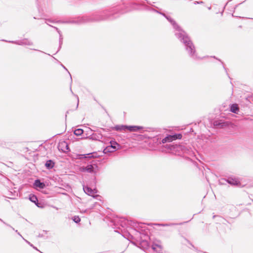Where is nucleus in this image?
Wrapping results in <instances>:
<instances>
[{
  "mask_svg": "<svg viewBox=\"0 0 253 253\" xmlns=\"http://www.w3.org/2000/svg\"><path fill=\"white\" fill-rule=\"evenodd\" d=\"M166 19L172 25L175 37L183 44L189 56L195 60L200 59L196 53L195 45L188 35L170 16H168Z\"/></svg>",
  "mask_w": 253,
  "mask_h": 253,
  "instance_id": "obj_1",
  "label": "nucleus"
},
{
  "mask_svg": "<svg viewBox=\"0 0 253 253\" xmlns=\"http://www.w3.org/2000/svg\"><path fill=\"white\" fill-rule=\"evenodd\" d=\"M110 15L107 12L103 13H96L91 15H85L79 17L76 20H73L72 23L74 24H84L89 22H100L103 20L110 19Z\"/></svg>",
  "mask_w": 253,
  "mask_h": 253,
  "instance_id": "obj_2",
  "label": "nucleus"
},
{
  "mask_svg": "<svg viewBox=\"0 0 253 253\" xmlns=\"http://www.w3.org/2000/svg\"><path fill=\"white\" fill-rule=\"evenodd\" d=\"M135 232V237L131 236V238L134 239L135 241L131 242L144 251L148 249L150 247V244L148 242L149 237L147 233H145L142 229L140 228L136 230Z\"/></svg>",
  "mask_w": 253,
  "mask_h": 253,
  "instance_id": "obj_3",
  "label": "nucleus"
},
{
  "mask_svg": "<svg viewBox=\"0 0 253 253\" xmlns=\"http://www.w3.org/2000/svg\"><path fill=\"white\" fill-rule=\"evenodd\" d=\"M80 171L96 174L99 170L98 163L96 160H92L87 163L86 166H82L79 168Z\"/></svg>",
  "mask_w": 253,
  "mask_h": 253,
  "instance_id": "obj_4",
  "label": "nucleus"
},
{
  "mask_svg": "<svg viewBox=\"0 0 253 253\" xmlns=\"http://www.w3.org/2000/svg\"><path fill=\"white\" fill-rule=\"evenodd\" d=\"M165 148L169 150L171 153L181 155L180 152L182 151L183 153H186L188 150L184 145H178L177 144L170 143L167 144L165 146Z\"/></svg>",
  "mask_w": 253,
  "mask_h": 253,
  "instance_id": "obj_5",
  "label": "nucleus"
},
{
  "mask_svg": "<svg viewBox=\"0 0 253 253\" xmlns=\"http://www.w3.org/2000/svg\"><path fill=\"white\" fill-rule=\"evenodd\" d=\"M143 128L142 126H136L116 125L114 127V129L117 131H122L128 130L129 131H137Z\"/></svg>",
  "mask_w": 253,
  "mask_h": 253,
  "instance_id": "obj_6",
  "label": "nucleus"
},
{
  "mask_svg": "<svg viewBox=\"0 0 253 253\" xmlns=\"http://www.w3.org/2000/svg\"><path fill=\"white\" fill-rule=\"evenodd\" d=\"M1 41L9 43H12L19 45L32 46L34 45L33 42L28 39H24L21 40L17 41H6L4 40H2Z\"/></svg>",
  "mask_w": 253,
  "mask_h": 253,
  "instance_id": "obj_7",
  "label": "nucleus"
},
{
  "mask_svg": "<svg viewBox=\"0 0 253 253\" xmlns=\"http://www.w3.org/2000/svg\"><path fill=\"white\" fill-rule=\"evenodd\" d=\"M58 149L59 151H61L63 152H67L70 150L67 142L65 141L59 142L58 145Z\"/></svg>",
  "mask_w": 253,
  "mask_h": 253,
  "instance_id": "obj_8",
  "label": "nucleus"
},
{
  "mask_svg": "<svg viewBox=\"0 0 253 253\" xmlns=\"http://www.w3.org/2000/svg\"><path fill=\"white\" fill-rule=\"evenodd\" d=\"M83 189H84V192L86 194H87L89 196H92L94 198H96L97 197H100V196L98 195H96L95 196H93V194L96 192L95 191V189H92L87 186H84Z\"/></svg>",
  "mask_w": 253,
  "mask_h": 253,
  "instance_id": "obj_9",
  "label": "nucleus"
},
{
  "mask_svg": "<svg viewBox=\"0 0 253 253\" xmlns=\"http://www.w3.org/2000/svg\"><path fill=\"white\" fill-rule=\"evenodd\" d=\"M45 20V23H46L47 25H48L50 27H52V25H50L48 22L49 23H72V22H72V21H61V20H53L51 18H45L44 19ZM72 24H73L72 23Z\"/></svg>",
  "mask_w": 253,
  "mask_h": 253,
  "instance_id": "obj_10",
  "label": "nucleus"
},
{
  "mask_svg": "<svg viewBox=\"0 0 253 253\" xmlns=\"http://www.w3.org/2000/svg\"><path fill=\"white\" fill-rule=\"evenodd\" d=\"M119 146V145L117 143H116L114 147L113 148L112 147V144H111V145L107 146L103 150V152L105 154H106L107 153H111L117 150L118 147Z\"/></svg>",
  "mask_w": 253,
  "mask_h": 253,
  "instance_id": "obj_11",
  "label": "nucleus"
},
{
  "mask_svg": "<svg viewBox=\"0 0 253 253\" xmlns=\"http://www.w3.org/2000/svg\"><path fill=\"white\" fill-rule=\"evenodd\" d=\"M212 217L213 219H215L217 223H222L226 224V222H228L226 219L219 215H214Z\"/></svg>",
  "mask_w": 253,
  "mask_h": 253,
  "instance_id": "obj_12",
  "label": "nucleus"
},
{
  "mask_svg": "<svg viewBox=\"0 0 253 253\" xmlns=\"http://www.w3.org/2000/svg\"><path fill=\"white\" fill-rule=\"evenodd\" d=\"M173 140H174L173 138H172V135H168L167 136H166L164 138H163L161 141H160L158 143L160 144L162 143L164 144L167 142H171Z\"/></svg>",
  "mask_w": 253,
  "mask_h": 253,
  "instance_id": "obj_13",
  "label": "nucleus"
},
{
  "mask_svg": "<svg viewBox=\"0 0 253 253\" xmlns=\"http://www.w3.org/2000/svg\"><path fill=\"white\" fill-rule=\"evenodd\" d=\"M29 200L32 203H35V204L38 207H40V204L38 202V200L36 196L34 194H30L29 196Z\"/></svg>",
  "mask_w": 253,
  "mask_h": 253,
  "instance_id": "obj_14",
  "label": "nucleus"
},
{
  "mask_svg": "<svg viewBox=\"0 0 253 253\" xmlns=\"http://www.w3.org/2000/svg\"><path fill=\"white\" fill-rule=\"evenodd\" d=\"M34 185L36 187H38L41 189H43L45 187V184L40 181L39 179H36L35 180Z\"/></svg>",
  "mask_w": 253,
  "mask_h": 253,
  "instance_id": "obj_15",
  "label": "nucleus"
},
{
  "mask_svg": "<svg viewBox=\"0 0 253 253\" xmlns=\"http://www.w3.org/2000/svg\"><path fill=\"white\" fill-rule=\"evenodd\" d=\"M213 125L217 128H222L225 126V123L221 120H216L214 121Z\"/></svg>",
  "mask_w": 253,
  "mask_h": 253,
  "instance_id": "obj_16",
  "label": "nucleus"
},
{
  "mask_svg": "<svg viewBox=\"0 0 253 253\" xmlns=\"http://www.w3.org/2000/svg\"><path fill=\"white\" fill-rule=\"evenodd\" d=\"M55 163L51 160H47L45 163V166L47 169H52L54 166Z\"/></svg>",
  "mask_w": 253,
  "mask_h": 253,
  "instance_id": "obj_17",
  "label": "nucleus"
},
{
  "mask_svg": "<svg viewBox=\"0 0 253 253\" xmlns=\"http://www.w3.org/2000/svg\"><path fill=\"white\" fill-rule=\"evenodd\" d=\"M226 181L228 183L232 185H237L240 183L237 180L235 179H233L232 178H228Z\"/></svg>",
  "mask_w": 253,
  "mask_h": 253,
  "instance_id": "obj_18",
  "label": "nucleus"
},
{
  "mask_svg": "<svg viewBox=\"0 0 253 253\" xmlns=\"http://www.w3.org/2000/svg\"><path fill=\"white\" fill-rule=\"evenodd\" d=\"M151 249L154 251H155L157 252H160L162 250L161 246L159 244H153L151 246Z\"/></svg>",
  "mask_w": 253,
  "mask_h": 253,
  "instance_id": "obj_19",
  "label": "nucleus"
},
{
  "mask_svg": "<svg viewBox=\"0 0 253 253\" xmlns=\"http://www.w3.org/2000/svg\"><path fill=\"white\" fill-rule=\"evenodd\" d=\"M230 111L234 113H237L239 111V107L236 104H233L230 106Z\"/></svg>",
  "mask_w": 253,
  "mask_h": 253,
  "instance_id": "obj_20",
  "label": "nucleus"
},
{
  "mask_svg": "<svg viewBox=\"0 0 253 253\" xmlns=\"http://www.w3.org/2000/svg\"><path fill=\"white\" fill-rule=\"evenodd\" d=\"M84 132V130L81 128H78L74 130V134L76 136H80Z\"/></svg>",
  "mask_w": 253,
  "mask_h": 253,
  "instance_id": "obj_21",
  "label": "nucleus"
},
{
  "mask_svg": "<svg viewBox=\"0 0 253 253\" xmlns=\"http://www.w3.org/2000/svg\"><path fill=\"white\" fill-rule=\"evenodd\" d=\"M177 223H170L169 224H163V223H156V225L158 226H171L175 225H177Z\"/></svg>",
  "mask_w": 253,
  "mask_h": 253,
  "instance_id": "obj_22",
  "label": "nucleus"
},
{
  "mask_svg": "<svg viewBox=\"0 0 253 253\" xmlns=\"http://www.w3.org/2000/svg\"><path fill=\"white\" fill-rule=\"evenodd\" d=\"M118 223H120L122 227L126 225V221L125 218H121L118 221Z\"/></svg>",
  "mask_w": 253,
  "mask_h": 253,
  "instance_id": "obj_23",
  "label": "nucleus"
},
{
  "mask_svg": "<svg viewBox=\"0 0 253 253\" xmlns=\"http://www.w3.org/2000/svg\"><path fill=\"white\" fill-rule=\"evenodd\" d=\"M173 140L180 139L182 138V135L180 133H175L172 135Z\"/></svg>",
  "mask_w": 253,
  "mask_h": 253,
  "instance_id": "obj_24",
  "label": "nucleus"
},
{
  "mask_svg": "<svg viewBox=\"0 0 253 253\" xmlns=\"http://www.w3.org/2000/svg\"><path fill=\"white\" fill-rule=\"evenodd\" d=\"M72 219L76 223H78L81 221V218L79 216H74L72 217Z\"/></svg>",
  "mask_w": 253,
  "mask_h": 253,
  "instance_id": "obj_25",
  "label": "nucleus"
},
{
  "mask_svg": "<svg viewBox=\"0 0 253 253\" xmlns=\"http://www.w3.org/2000/svg\"><path fill=\"white\" fill-rule=\"evenodd\" d=\"M95 154L94 153H89V154H85L84 155V158H94V157H96V156H95Z\"/></svg>",
  "mask_w": 253,
  "mask_h": 253,
  "instance_id": "obj_26",
  "label": "nucleus"
},
{
  "mask_svg": "<svg viewBox=\"0 0 253 253\" xmlns=\"http://www.w3.org/2000/svg\"><path fill=\"white\" fill-rule=\"evenodd\" d=\"M149 9L152 11H154V12H156L157 13H158L161 15H162L163 16H164L166 18V17H167L168 16L167 15H166L165 13H162V12H159L158 10H155L152 8H150Z\"/></svg>",
  "mask_w": 253,
  "mask_h": 253,
  "instance_id": "obj_27",
  "label": "nucleus"
},
{
  "mask_svg": "<svg viewBox=\"0 0 253 253\" xmlns=\"http://www.w3.org/2000/svg\"><path fill=\"white\" fill-rule=\"evenodd\" d=\"M0 221L1 222H2L3 223H4V224H5L6 226H7L10 227V228H11L12 229V230H14V231H15V232L16 233H17V234H18V232H19L18 231V230H15L14 228H13L12 226H11L9 224H7V223H5V222L2 220V219H0Z\"/></svg>",
  "mask_w": 253,
  "mask_h": 253,
  "instance_id": "obj_28",
  "label": "nucleus"
},
{
  "mask_svg": "<svg viewBox=\"0 0 253 253\" xmlns=\"http://www.w3.org/2000/svg\"><path fill=\"white\" fill-rule=\"evenodd\" d=\"M0 221L1 222H2L3 223H4V224H5L6 226H7L10 227V228H11L12 229V230H14V231H15V232L16 233H17V234H18V232H19L18 231V230H15L14 228H13L12 226H11L9 224H7V223H5V222L2 220V219H0Z\"/></svg>",
  "mask_w": 253,
  "mask_h": 253,
  "instance_id": "obj_29",
  "label": "nucleus"
},
{
  "mask_svg": "<svg viewBox=\"0 0 253 253\" xmlns=\"http://www.w3.org/2000/svg\"><path fill=\"white\" fill-rule=\"evenodd\" d=\"M52 27L54 29H55L56 31L57 32V33H58V34L59 35V38H62V35L61 31L59 30V29L58 28H57L56 27L52 26Z\"/></svg>",
  "mask_w": 253,
  "mask_h": 253,
  "instance_id": "obj_30",
  "label": "nucleus"
},
{
  "mask_svg": "<svg viewBox=\"0 0 253 253\" xmlns=\"http://www.w3.org/2000/svg\"><path fill=\"white\" fill-rule=\"evenodd\" d=\"M191 245V247H192V248L193 249H194L196 252H198L199 253H202V251H200L199 250H198V249L197 248H196L194 245H193L190 242V241H189L188 240H186Z\"/></svg>",
  "mask_w": 253,
  "mask_h": 253,
  "instance_id": "obj_31",
  "label": "nucleus"
},
{
  "mask_svg": "<svg viewBox=\"0 0 253 253\" xmlns=\"http://www.w3.org/2000/svg\"><path fill=\"white\" fill-rule=\"evenodd\" d=\"M25 241L27 244H28L31 247H32L33 248H34V249H35L37 251H39V250L36 247L34 246V245L33 244H32L30 242H29L28 241H27V240H25Z\"/></svg>",
  "mask_w": 253,
  "mask_h": 253,
  "instance_id": "obj_32",
  "label": "nucleus"
},
{
  "mask_svg": "<svg viewBox=\"0 0 253 253\" xmlns=\"http://www.w3.org/2000/svg\"><path fill=\"white\" fill-rule=\"evenodd\" d=\"M61 65L65 70H66L68 72V73L70 76L71 81V82H72V79L71 75L70 73H69V72L68 71L67 69L63 64H61Z\"/></svg>",
  "mask_w": 253,
  "mask_h": 253,
  "instance_id": "obj_33",
  "label": "nucleus"
},
{
  "mask_svg": "<svg viewBox=\"0 0 253 253\" xmlns=\"http://www.w3.org/2000/svg\"><path fill=\"white\" fill-rule=\"evenodd\" d=\"M63 38H59V48L61 47L62 44Z\"/></svg>",
  "mask_w": 253,
  "mask_h": 253,
  "instance_id": "obj_34",
  "label": "nucleus"
},
{
  "mask_svg": "<svg viewBox=\"0 0 253 253\" xmlns=\"http://www.w3.org/2000/svg\"><path fill=\"white\" fill-rule=\"evenodd\" d=\"M194 3L195 4H203V3H204V2L203 1H196L194 2Z\"/></svg>",
  "mask_w": 253,
  "mask_h": 253,
  "instance_id": "obj_35",
  "label": "nucleus"
},
{
  "mask_svg": "<svg viewBox=\"0 0 253 253\" xmlns=\"http://www.w3.org/2000/svg\"><path fill=\"white\" fill-rule=\"evenodd\" d=\"M31 49L34 50H36V51H40V52H41L45 53V52H43V51H41V50H38V49H32V48H31Z\"/></svg>",
  "mask_w": 253,
  "mask_h": 253,
  "instance_id": "obj_36",
  "label": "nucleus"
},
{
  "mask_svg": "<svg viewBox=\"0 0 253 253\" xmlns=\"http://www.w3.org/2000/svg\"><path fill=\"white\" fill-rule=\"evenodd\" d=\"M102 135H101V134H99V135L97 136V138H98V139H101V138H102Z\"/></svg>",
  "mask_w": 253,
  "mask_h": 253,
  "instance_id": "obj_37",
  "label": "nucleus"
},
{
  "mask_svg": "<svg viewBox=\"0 0 253 253\" xmlns=\"http://www.w3.org/2000/svg\"><path fill=\"white\" fill-rule=\"evenodd\" d=\"M18 235H19L24 241H25V239L23 238V237L20 234V233L19 232H18Z\"/></svg>",
  "mask_w": 253,
  "mask_h": 253,
  "instance_id": "obj_38",
  "label": "nucleus"
},
{
  "mask_svg": "<svg viewBox=\"0 0 253 253\" xmlns=\"http://www.w3.org/2000/svg\"><path fill=\"white\" fill-rule=\"evenodd\" d=\"M78 104H79V98L78 97V104H77V108L78 107Z\"/></svg>",
  "mask_w": 253,
  "mask_h": 253,
  "instance_id": "obj_39",
  "label": "nucleus"
},
{
  "mask_svg": "<svg viewBox=\"0 0 253 253\" xmlns=\"http://www.w3.org/2000/svg\"><path fill=\"white\" fill-rule=\"evenodd\" d=\"M116 143H115V144H112V147H113V148L114 147L115 145L116 144Z\"/></svg>",
  "mask_w": 253,
  "mask_h": 253,
  "instance_id": "obj_40",
  "label": "nucleus"
},
{
  "mask_svg": "<svg viewBox=\"0 0 253 253\" xmlns=\"http://www.w3.org/2000/svg\"><path fill=\"white\" fill-rule=\"evenodd\" d=\"M223 68H224V69H225V70L226 71V72H227V71H226V69L224 67V66H223Z\"/></svg>",
  "mask_w": 253,
  "mask_h": 253,
  "instance_id": "obj_41",
  "label": "nucleus"
},
{
  "mask_svg": "<svg viewBox=\"0 0 253 253\" xmlns=\"http://www.w3.org/2000/svg\"><path fill=\"white\" fill-rule=\"evenodd\" d=\"M208 9H211V7H208Z\"/></svg>",
  "mask_w": 253,
  "mask_h": 253,
  "instance_id": "obj_42",
  "label": "nucleus"
},
{
  "mask_svg": "<svg viewBox=\"0 0 253 253\" xmlns=\"http://www.w3.org/2000/svg\"><path fill=\"white\" fill-rule=\"evenodd\" d=\"M138 226L136 227L137 228H138V227H139V226H139V224H138Z\"/></svg>",
  "mask_w": 253,
  "mask_h": 253,
  "instance_id": "obj_43",
  "label": "nucleus"
},
{
  "mask_svg": "<svg viewBox=\"0 0 253 253\" xmlns=\"http://www.w3.org/2000/svg\"><path fill=\"white\" fill-rule=\"evenodd\" d=\"M70 90H71V92H73V91H72V88H70Z\"/></svg>",
  "mask_w": 253,
  "mask_h": 253,
  "instance_id": "obj_44",
  "label": "nucleus"
},
{
  "mask_svg": "<svg viewBox=\"0 0 253 253\" xmlns=\"http://www.w3.org/2000/svg\"><path fill=\"white\" fill-rule=\"evenodd\" d=\"M70 90H71V92H73V91H72V88H70Z\"/></svg>",
  "mask_w": 253,
  "mask_h": 253,
  "instance_id": "obj_45",
  "label": "nucleus"
},
{
  "mask_svg": "<svg viewBox=\"0 0 253 253\" xmlns=\"http://www.w3.org/2000/svg\"><path fill=\"white\" fill-rule=\"evenodd\" d=\"M70 90H71V92H73V91H72V88H70Z\"/></svg>",
  "mask_w": 253,
  "mask_h": 253,
  "instance_id": "obj_46",
  "label": "nucleus"
},
{
  "mask_svg": "<svg viewBox=\"0 0 253 253\" xmlns=\"http://www.w3.org/2000/svg\"><path fill=\"white\" fill-rule=\"evenodd\" d=\"M213 58H215V59H217L216 58H215V56H213Z\"/></svg>",
  "mask_w": 253,
  "mask_h": 253,
  "instance_id": "obj_47",
  "label": "nucleus"
},
{
  "mask_svg": "<svg viewBox=\"0 0 253 253\" xmlns=\"http://www.w3.org/2000/svg\"><path fill=\"white\" fill-rule=\"evenodd\" d=\"M156 139H157V141H158L159 138H157Z\"/></svg>",
  "mask_w": 253,
  "mask_h": 253,
  "instance_id": "obj_48",
  "label": "nucleus"
},
{
  "mask_svg": "<svg viewBox=\"0 0 253 253\" xmlns=\"http://www.w3.org/2000/svg\"><path fill=\"white\" fill-rule=\"evenodd\" d=\"M41 253H42V252H40Z\"/></svg>",
  "mask_w": 253,
  "mask_h": 253,
  "instance_id": "obj_49",
  "label": "nucleus"
}]
</instances>
